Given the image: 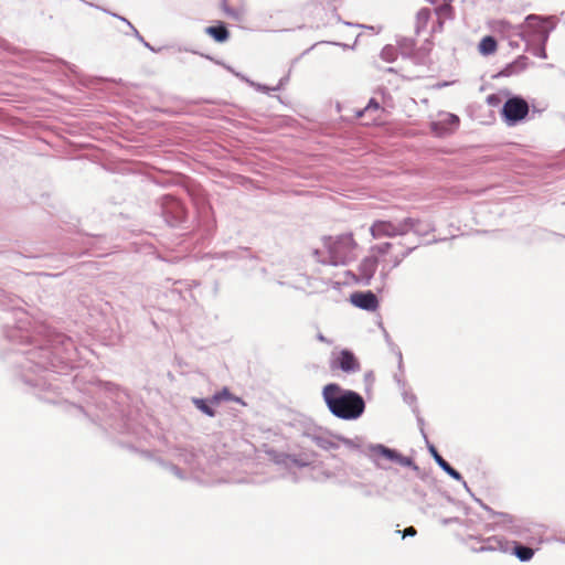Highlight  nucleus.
<instances>
[{"mask_svg":"<svg viewBox=\"0 0 565 565\" xmlns=\"http://www.w3.org/2000/svg\"><path fill=\"white\" fill-rule=\"evenodd\" d=\"M322 397L329 411L341 419H356L365 409L364 399L360 394L354 391L342 390L335 383L327 384L323 387Z\"/></svg>","mask_w":565,"mask_h":565,"instance_id":"1","label":"nucleus"},{"mask_svg":"<svg viewBox=\"0 0 565 565\" xmlns=\"http://www.w3.org/2000/svg\"><path fill=\"white\" fill-rule=\"evenodd\" d=\"M322 245L327 254L324 262L333 266L354 260L360 247L352 232L323 237Z\"/></svg>","mask_w":565,"mask_h":565,"instance_id":"2","label":"nucleus"},{"mask_svg":"<svg viewBox=\"0 0 565 565\" xmlns=\"http://www.w3.org/2000/svg\"><path fill=\"white\" fill-rule=\"evenodd\" d=\"M415 247L405 246L402 242H384L371 247L370 252L379 258L383 271H391L414 250Z\"/></svg>","mask_w":565,"mask_h":565,"instance_id":"3","label":"nucleus"},{"mask_svg":"<svg viewBox=\"0 0 565 565\" xmlns=\"http://www.w3.org/2000/svg\"><path fill=\"white\" fill-rule=\"evenodd\" d=\"M417 224L418 221L412 217H406L396 223L387 220H376L370 227V234L374 239L404 236L414 231Z\"/></svg>","mask_w":565,"mask_h":565,"instance_id":"4","label":"nucleus"},{"mask_svg":"<svg viewBox=\"0 0 565 565\" xmlns=\"http://www.w3.org/2000/svg\"><path fill=\"white\" fill-rule=\"evenodd\" d=\"M529 104L522 97L509 98L501 110V115L508 125H515L523 120L529 114Z\"/></svg>","mask_w":565,"mask_h":565,"instance_id":"5","label":"nucleus"},{"mask_svg":"<svg viewBox=\"0 0 565 565\" xmlns=\"http://www.w3.org/2000/svg\"><path fill=\"white\" fill-rule=\"evenodd\" d=\"M356 117L362 119L363 125H380L385 119V109L372 98L363 109L356 113Z\"/></svg>","mask_w":565,"mask_h":565,"instance_id":"6","label":"nucleus"},{"mask_svg":"<svg viewBox=\"0 0 565 565\" xmlns=\"http://www.w3.org/2000/svg\"><path fill=\"white\" fill-rule=\"evenodd\" d=\"M332 369H340L345 373L360 371L361 364L358 358L349 350H342L331 363Z\"/></svg>","mask_w":565,"mask_h":565,"instance_id":"7","label":"nucleus"},{"mask_svg":"<svg viewBox=\"0 0 565 565\" xmlns=\"http://www.w3.org/2000/svg\"><path fill=\"white\" fill-rule=\"evenodd\" d=\"M402 55L415 58L416 61L424 60L431 50V43L427 47L416 49L415 41L409 38H404L398 43Z\"/></svg>","mask_w":565,"mask_h":565,"instance_id":"8","label":"nucleus"},{"mask_svg":"<svg viewBox=\"0 0 565 565\" xmlns=\"http://www.w3.org/2000/svg\"><path fill=\"white\" fill-rule=\"evenodd\" d=\"M380 262L376 255L372 254L364 257L358 266L359 280L370 282L374 277Z\"/></svg>","mask_w":565,"mask_h":565,"instance_id":"9","label":"nucleus"},{"mask_svg":"<svg viewBox=\"0 0 565 565\" xmlns=\"http://www.w3.org/2000/svg\"><path fill=\"white\" fill-rule=\"evenodd\" d=\"M512 543L503 536L494 535L484 540L479 552L510 553Z\"/></svg>","mask_w":565,"mask_h":565,"instance_id":"10","label":"nucleus"},{"mask_svg":"<svg viewBox=\"0 0 565 565\" xmlns=\"http://www.w3.org/2000/svg\"><path fill=\"white\" fill-rule=\"evenodd\" d=\"M351 301L356 307L365 310H375L379 305L376 296L371 291L353 294L351 296Z\"/></svg>","mask_w":565,"mask_h":565,"instance_id":"11","label":"nucleus"},{"mask_svg":"<svg viewBox=\"0 0 565 565\" xmlns=\"http://www.w3.org/2000/svg\"><path fill=\"white\" fill-rule=\"evenodd\" d=\"M450 1L451 0H448L447 2L435 9V13L437 15V26L434 28V31L441 32L444 29L445 21L454 19L455 11L452 6L450 4Z\"/></svg>","mask_w":565,"mask_h":565,"instance_id":"12","label":"nucleus"},{"mask_svg":"<svg viewBox=\"0 0 565 565\" xmlns=\"http://www.w3.org/2000/svg\"><path fill=\"white\" fill-rule=\"evenodd\" d=\"M527 64L529 58L526 56L521 55L512 63L505 65V67L500 71L499 76L510 77L520 74L526 70Z\"/></svg>","mask_w":565,"mask_h":565,"instance_id":"13","label":"nucleus"},{"mask_svg":"<svg viewBox=\"0 0 565 565\" xmlns=\"http://www.w3.org/2000/svg\"><path fill=\"white\" fill-rule=\"evenodd\" d=\"M313 443L323 450H332L339 448V441L344 444H349V440L342 437H331V436H313Z\"/></svg>","mask_w":565,"mask_h":565,"instance_id":"14","label":"nucleus"},{"mask_svg":"<svg viewBox=\"0 0 565 565\" xmlns=\"http://www.w3.org/2000/svg\"><path fill=\"white\" fill-rule=\"evenodd\" d=\"M206 34L212 36L216 42L223 43L230 38V32L224 24L212 25L205 29Z\"/></svg>","mask_w":565,"mask_h":565,"instance_id":"15","label":"nucleus"},{"mask_svg":"<svg viewBox=\"0 0 565 565\" xmlns=\"http://www.w3.org/2000/svg\"><path fill=\"white\" fill-rule=\"evenodd\" d=\"M512 546L510 553L514 554L520 561H530L534 555V550L527 546H523L515 541H511Z\"/></svg>","mask_w":565,"mask_h":565,"instance_id":"16","label":"nucleus"},{"mask_svg":"<svg viewBox=\"0 0 565 565\" xmlns=\"http://www.w3.org/2000/svg\"><path fill=\"white\" fill-rule=\"evenodd\" d=\"M497 50H498V43H497L495 39L491 35H487V36L482 38L478 45L479 53L482 55H486V56L495 53Z\"/></svg>","mask_w":565,"mask_h":565,"instance_id":"17","label":"nucleus"},{"mask_svg":"<svg viewBox=\"0 0 565 565\" xmlns=\"http://www.w3.org/2000/svg\"><path fill=\"white\" fill-rule=\"evenodd\" d=\"M431 454L434 456V459L439 465V467L446 471L450 477H452L456 480L461 479V475L454 469L438 452L435 448H431Z\"/></svg>","mask_w":565,"mask_h":565,"instance_id":"18","label":"nucleus"},{"mask_svg":"<svg viewBox=\"0 0 565 565\" xmlns=\"http://www.w3.org/2000/svg\"><path fill=\"white\" fill-rule=\"evenodd\" d=\"M223 401H233V402L239 403L242 405H245V403L242 401V398L232 395L231 392L228 391V388H226V387H224L221 392L215 393L211 397L210 403L213 405H218Z\"/></svg>","mask_w":565,"mask_h":565,"instance_id":"19","label":"nucleus"},{"mask_svg":"<svg viewBox=\"0 0 565 565\" xmlns=\"http://www.w3.org/2000/svg\"><path fill=\"white\" fill-rule=\"evenodd\" d=\"M222 9L230 17H237L242 9V0H222Z\"/></svg>","mask_w":565,"mask_h":565,"instance_id":"20","label":"nucleus"},{"mask_svg":"<svg viewBox=\"0 0 565 565\" xmlns=\"http://www.w3.org/2000/svg\"><path fill=\"white\" fill-rule=\"evenodd\" d=\"M429 20H430V10L428 8L420 9L416 15L417 30L426 28Z\"/></svg>","mask_w":565,"mask_h":565,"instance_id":"21","label":"nucleus"},{"mask_svg":"<svg viewBox=\"0 0 565 565\" xmlns=\"http://www.w3.org/2000/svg\"><path fill=\"white\" fill-rule=\"evenodd\" d=\"M398 56V51L396 47L392 45H386L383 47L381 52V57L385 62H394Z\"/></svg>","mask_w":565,"mask_h":565,"instance_id":"22","label":"nucleus"},{"mask_svg":"<svg viewBox=\"0 0 565 565\" xmlns=\"http://www.w3.org/2000/svg\"><path fill=\"white\" fill-rule=\"evenodd\" d=\"M193 404L195 405V407L198 409H200L201 412H203L207 416H210V417H214L215 416V411L211 406L207 405L205 399H203V398H193Z\"/></svg>","mask_w":565,"mask_h":565,"instance_id":"23","label":"nucleus"},{"mask_svg":"<svg viewBox=\"0 0 565 565\" xmlns=\"http://www.w3.org/2000/svg\"><path fill=\"white\" fill-rule=\"evenodd\" d=\"M376 452L380 454L381 456L390 459V460H395V458H397V452L393 449H390L383 445H379L376 448H375Z\"/></svg>","mask_w":565,"mask_h":565,"instance_id":"24","label":"nucleus"},{"mask_svg":"<svg viewBox=\"0 0 565 565\" xmlns=\"http://www.w3.org/2000/svg\"><path fill=\"white\" fill-rule=\"evenodd\" d=\"M396 462H398L399 465L402 466H406V467H409V466H413V460L412 458L409 457H404L402 456L401 454L397 452V458H395Z\"/></svg>","mask_w":565,"mask_h":565,"instance_id":"25","label":"nucleus"},{"mask_svg":"<svg viewBox=\"0 0 565 565\" xmlns=\"http://www.w3.org/2000/svg\"><path fill=\"white\" fill-rule=\"evenodd\" d=\"M416 530L413 526H408L404 530V536H414L416 535Z\"/></svg>","mask_w":565,"mask_h":565,"instance_id":"26","label":"nucleus"},{"mask_svg":"<svg viewBox=\"0 0 565 565\" xmlns=\"http://www.w3.org/2000/svg\"><path fill=\"white\" fill-rule=\"evenodd\" d=\"M318 339H319L320 341H322V342H324V341H326V338H324L322 334H319Z\"/></svg>","mask_w":565,"mask_h":565,"instance_id":"27","label":"nucleus"}]
</instances>
